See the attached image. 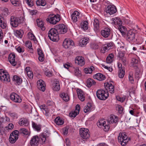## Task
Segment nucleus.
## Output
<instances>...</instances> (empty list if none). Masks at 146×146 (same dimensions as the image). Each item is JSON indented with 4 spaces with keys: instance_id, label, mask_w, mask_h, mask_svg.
I'll use <instances>...</instances> for the list:
<instances>
[{
    "instance_id": "nucleus-39",
    "label": "nucleus",
    "mask_w": 146,
    "mask_h": 146,
    "mask_svg": "<svg viewBox=\"0 0 146 146\" xmlns=\"http://www.w3.org/2000/svg\"><path fill=\"white\" fill-rule=\"evenodd\" d=\"M88 40L89 38H83L81 41V42H80V45L82 47L85 46L88 42Z\"/></svg>"
},
{
    "instance_id": "nucleus-57",
    "label": "nucleus",
    "mask_w": 146,
    "mask_h": 146,
    "mask_svg": "<svg viewBox=\"0 0 146 146\" xmlns=\"http://www.w3.org/2000/svg\"><path fill=\"white\" fill-rule=\"evenodd\" d=\"M19 133V131L17 130H15L13 131L10 134L12 135H14L15 136H16L18 138V133Z\"/></svg>"
},
{
    "instance_id": "nucleus-6",
    "label": "nucleus",
    "mask_w": 146,
    "mask_h": 146,
    "mask_svg": "<svg viewBox=\"0 0 146 146\" xmlns=\"http://www.w3.org/2000/svg\"><path fill=\"white\" fill-rule=\"evenodd\" d=\"M0 80L3 82H9L10 79L8 73L5 72L3 69H0Z\"/></svg>"
},
{
    "instance_id": "nucleus-29",
    "label": "nucleus",
    "mask_w": 146,
    "mask_h": 146,
    "mask_svg": "<svg viewBox=\"0 0 146 146\" xmlns=\"http://www.w3.org/2000/svg\"><path fill=\"white\" fill-rule=\"evenodd\" d=\"M0 26L3 29H5L7 26V24L5 23L4 18L1 15H0Z\"/></svg>"
},
{
    "instance_id": "nucleus-23",
    "label": "nucleus",
    "mask_w": 146,
    "mask_h": 146,
    "mask_svg": "<svg viewBox=\"0 0 146 146\" xmlns=\"http://www.w3.org/2000/svg\"><path fill=\"white\" fill-rule=\"evenodd\" d=\"M80 15V13L77 11H75L71 15L72 20L73 22H76L78 20V18Z\"/></svg>"
},
{
    "instance_id": "nucleus-46",
    "label": "nucleus",
    "mask_w": 146,
    "mask_h": 146,
    "mask_svg": "<svg viewBox=\"0 0 146 146\" xmlns=\"http://www.w3.org/2000/svg\"><path fill=\"white\" fill-rule=\"evenodd\" d=\"M139 61L137 59L135 58H133L132 59L131 65L134 66L135 64L136 65L139 63Z\"/></svg>"
},
{
    "instance_id": "nucleus-42",
    "label": "nucleus",
    "mask_w": 146,
    "mask_h": 146,
    "mask_svg": "<svg viewBox=\"0 0 146 146\" xmlns=\"http://www.w3.org/2000/svg\"><path fill=\"white\" fill-rule=\"evenodd\" d=\"M32 125L33 128L37 131H40L41 129V125H38L33 121L32 122Z\"/></svg>"
},
{
    "instance_id": "nucleus-14",
    "label": "nucleus",
    "mask_w": 146,
    "mask_h": 146,
    "mask_svg": "<svg viewBox=\"0 0 146 146\" xmlns=\"http://www.w3.org/2000/svg\"><path fill=\"white\" fill-rule=\"evenodd\" d=\"M84 58L82 56H77L75 59V62L79 66H82L85 64Z\"/></svg>"
},
{
    "instance_id": "nucleus-63",
    "label": "nucleus",
    "mask_w": 146,
    "mask_h": 146,
    "mask_svg": "<svg viewBox=\"0 0 146 146\" xmlns=\"http://www.w3.org/2000/svg\"><path fill=\"white\" fill-rule=\"evenodd\" d=\"M45 74L46 76L49 77L51 76L52 75V73L50 71H46Z\"/></svg>"
},
{
    "instance_id": "nucleus-56",
    "label": "nucleus",
    "mask_w": 146,
    "mask_h": 146,
    "mask_svg": "<svg viewBox=\"0 0 146 146\" xmlns=\"http://www.w3.org/2000/svg\"><path fill=\"white\" fill-rule=\"evenodd\" d=\"M26 46L29 49H32V43L30 41H26Z\"/></svg>"
},
{
    "instance_id": "nucleus-48",
    "label": "nucleus",
    "mask_w": 146,
    "mask_h": 146,
    "mask_svg": "<svg viewBox=\"0 0 146 146\" xmlns=\"http://www.w3.org/2000/svg\"><path fill=\"white\" fill-rule=\"evenodd\" d=\"M90 47L91 48L93 49H98L99 47L98 45L96 43H92L90 44Z\"/></svg>"
},
{
    "instance_id": "nucleus-37",
    "label": "nucleus",
    "mask_w": 146,
    "mask_h": 146,
    "mask_svg": "<svg viewBox=\"0 0 146 146\" xmlns=\"http://www.w3.org/2000/svg\"><path fill=\"white\" fill-rule=\"evenodd\" d=\"M60 96L65 101L67 102L69 100V96L66 93H62L60 94Z\"/></svg>"
},
{
    "instance_id": "nucleus-58",
    "label": "nucleus",
    "mask_w": 146,
    "mask_h": 146,
    "mask_svg": "<svg viewBox=\"0 0 146 146\" xmlns=\"http://www.w3.org/2000/svg\"><path fill=\"white\" fill-rule=\"evenodd\" d=\"M119 51L118 56L119 58V59H120V58L124 57V52H123L122 51H120V50Z\"/></svg>"
},
{
    "instance_id": "nucleus-43",
    "label": "nucleus",
    "mask_w": 146,
    "mask_h": 146,
    "mask_svg": "<svg viewBox=\"0 0 146 146\" xmlns=\"http://www.w3.org/2000/svg\"><path fill=\"white\" fill-rule=\"evenodd\" d=\"M74 74L77 76H80L81 75V72L78 67L74 68Z\"/></svg>"
},
{
    "instance_id": "nucleus-12",
    "label": "nucleus",
    "mask_w": 146,
    "mask_h": 146,
    "mask_svg": "<svg viewBox=\"0 0 146 146\" xmlns=\"http://www.w3.org/2000/svg\"><path fill=\"white\" fill-rule=\"evenodd\" d=\"M104 87L111 94L114 93L115 92L114 86L111 83H105L104 84Z\"/></svg>"
},
{
    "instance_id": "nucleus-60",
    "label": "nucleus",
    "mask_w": 146,
    "mask_h": 146,
    "mask_svg": "<svg viewBox=\"0 0 146 146\" xmlns=\"http://www.w3.org/2000/svg\"><path fill=\"white\" fill-rule=\"evenodd\" d=\"M27 3L30 7H32L33 5V0H27Z\"/></svg>"
},
{
    "instance_id": "nucleus-10",
    "label": "nucleus",
    "mask_w": 146,
    "mask_h": 146,
    "mask_svg": "<svg viewBox=\"0 0 146 146\" xmlns=\"http://www.w3.org/2000/svg\"><path fill=\"white\" fill-rule=\"evenodd\" d=\"M74 44V42L69 38L65 39L63 42V45L66 48H68Z\"/></svg>"
},
{
    "instance_id": "nucleus-11",
    "label": "nucleus",
    "mask_w": 146,
    "mask_h": 146,
    "mask_svg": "<svg viewBox=\"0 0 146 146\" xmlns=\"http://www.w3.org/2000/svg\"><path fill=\"white\" fill-rule=\"evenodd\" d=\"M106 11L110 15H112L116 12L117 9L114 6L108 5L106 9Z\"/></svg>"
},
{
    "instance_id": "nucleus-33",
    "label": "nucleus",
    "mask_w": 146,
    "mask_h": 146,
    "mask_svg": "<svg viewBox=\"0 0 146 146\" xmlns=\"http://www.w3.org/2000/svg\"><path fill=\"white\" fill-rule=\"evenodd\" d=\"M87 86L88 87H90L93 85L95 84L96 82L92 79L88 78L86 80Z\"/></svg>"
},
{
    "instance_id": "nucleus-2",
    "label": "nucleus",
    "mask_w": 146,
    "mask_h": 146,
    "mask_svg": "<svg viewBox=\"0 0 146 146\" xmlns=\"http://www.w3.org/2000/svg\"><path fill=\"white\" fill-rule=\"evenodd\" d=\"M118 142L121 145L125 146L130 140L125 133H120L118 137Z\"/></svg>"
},
{
    "instance_id": "nucleus-62",
    "label": "nucleus",
    "mask_w": 146,
    "mask_h": 146,
    "mask_svg": "<svg viewBox=\"0 0 146 146\" xmlns=\"http://www.w3.org/2000/svg\"><path fill=\"white\" fill-rule=\"evenodd\" d=\"M68 128L65 127L63 129V134L64 135H66L68 132Z\"/></svg>"
},
{
    "instance_id": "nucleus-50",
    "label": "nucleus",
    "mask_w": 146,
    "mask_h": 146,
    "mask_svg": "<svg viewBox=\"0 0 146 146\" xmlns=\"http://www.w3.org/2000/svg\"><path fill=\"white\" fill-rule=\"evenodd\" d=\"M17 50L19 52L21 53L23 52L24 51V49L23 47L19 46L17 47H15Z\"/></svg>"
},
{
    "instance_id": "nucleus-27",
    "label": "nucleus",
    "mask_w": 146,
    "mask_h": 146,
    "mask_svg": "<svg viewBox=\"0 0 146 146\" xmlns=\"http://www.w3.org/2000/svg\"><path fill=\"white\" fill-rule=\"evenodd\" d=\"M118 29L123 36L126 35L127 30L125 27L120 25L118 26Z\"/></svg>"
},
{
    "instance_id": "nucleus-55",
    "label": "nucleus",
    "mask_w": 146,
    "mask_h": 146,
    "mask_svg": "<svg viewBox=\"0 0 146 146\" xmlns=\"http://www.w3.org/2000/svg\"><path fill=\"white\" fill-rule=\"evenodd\" d=\"M27 76L30 79H32L33 78V73L32 71H29L27 73Z\"/></svg>"
},
{
    "instance_id": "nucleus-64",
    "label": "nucleus",
    "mask_w": 146,
    "mask_h": 146,
    "mask_svg": "<svg viewBox=\"0 0 146 146\" xmlns=\"http://www.w3.org/2000/svg\"><path fill=\"white\" fill-rule=\"evenodd\" d=\"M118 110L119 113H122L123 111V108L121 106H118Z\"/></svg>"
},
{
    "instance_id": "nucleus-19",
    "label": "nucleus",
    "mask_w": 146,
    "mask_h": 146,
    "mask_svg": "<svg viewBox=\"0 0 146 146\" xmlns=\"http://www.w3.org/2000/svg\"><path fill=\"white\" fill-rule=\"evenodd\" d=\"M127 37L129 41H134L135 40V34L131 30H130L127 33Z\"/></svg>"
},
{
    "instance_id": "nucleus-25",
    "label": "nucleus",
    "mask_w": 146,
    "mask_h": 146,
    "mask_svg": "<svg viewBox=\"0 0 146 146\" xmlns=\"http://www.w3.org/2000/svg\"><path fill=\"white\" fill-rule=\"evenodd\" d=\"M93 25L94 31L97 32H98L99 31L100 26L99 21L98 19H94Z\"/></svg>"
},
{
    "instance_id": "nucleus-31",
    "label": "nucleus",
    "mask_w": 146,
    "mask_h": 146,
    "mask_svg": "<svg viewBox=\"0 0 146 146\" xmlns=\"http://www.w3.org/2000/svg\"><path fill=\"white\" fill-rule=\"evenodd\" d=\"M13 81L15 82L18 85L21 84L22 82V79L20 77L15 75L13 76Z\"/></svg>"
},
{
    "instance_id": "nucleus-5",
    "label": "nucleus",
    "mask_w": 146,
    "mask_h": 146,
    "mask_svg": "<svg viewBox=\"0 0 146 146\" xmlns=\"http://www.w3.org/2000/svg\"><path fill=\"white\" fill-rule=\"evenodd\" d=\"M79 134L81 137L83 139H87L90 137V133L88 129L82 128L79 130Z\"/></svg>"
},
{
    "instance_id": "nucleus-38",
    "label": "nucleus",
    "mask_w": 146,
    "mask_h": 146,
    "mask_svg": "<svg viewBox=\"0 0 146 146\" xmlns=\"http://www.w3.org/2000/svg\"><path fill=\"white\" fill-rule=\"evenodd\" d=\"M88 23L87 21H84L81 23L80 26L81 28L84 30H87L88 28Z\"/></svg>"
},
{
    "instance_id": "nucleus-47",
    "label": "nucleus",
    "mask_w": 146,
    "mask_h": 146,
    "mask_svg": "<svg viewBox=\"0 0 146 146\" xmlns=\"http://www.w3.org/2000/svg\"><path fill=\"white\" fill-rule=\"evenodd\" d=\"M79 113V112L76 111H72L69 113V116L70 117H75Z\"/></svg>"
},
{
    "instance_id": "nucleus-34",
    "label": "nucleus",
    "mask_w": 146,
    "mask_h": 146,
    "mask_svg": "<svg viewBox=\"0 0 146 146\" xmlns=\"http://www.w3.org/2000/svg\"><path fill=\"white\" fill-rule=\"evenodd\" d=\"M29 123V122L26 119L21 118L20 119L19 124L21 125H24L25 126H27Z\"/></svg>"
},
{
    "instance_id": "nucleus-30",
    "label": "nucleus",
    "mask_w": 146,
    "mask_h": 146,
    "mask_svg": "<svg viewBox=\"0 0 146 146\" xmlns=\"http://www.w3.org/2000/svg\"><path fill=\"white\" fill-rule=\"evenodd\" d=\"M111 20L113 21L112 23H113L115 25H118L119 26L122 24V22L119 18H112Z\"/></svg>"
},
{
    "instance_id": "nucleus-8",
    "label": "nucleus",
    "mask_w": 146,
    "mask_h": 146,
    "mask_svg": "<svg viewBox=\"0 0 146 146\" xmlns=\"http://www.w3.org/2000/svg\"><path fill=\"white\" fill-rule=\"evenodd\" d=\"M10 24L13 27H17L19 24L21 23L20 18L11 16L10 20Z\"/></svg>"
},
{
    "instance_id": "nucleus-59",
    "label": "nucleus",
    "mask_w": 146,
    "mask_h": 146,
    "mask_svg": "<svg viewBox=\"0 0 146 146\" xmlns=\"http://www.w3.org/2000/svg\"><path fill=\"white\" fill-rule=\"evenodd\" d=\"M129 79L131 83H133L134 81L133 78V74L132 73L130 72L129 76Z\"/></svg>"
},
{
    "instance_id": "nucleus-26",
    "label": "nucleus",
    "mask_w": 146,
    "mask_h": 146,
    "mask_svg": "<svg viewBox=\"0 0 146 146\" xmlns=\"http://www.w3.org/2000/svg\"><path fill=\"white\" fill-rule=\"evenodd\" d=\"M118 120V117L114 115H111L108 120V122L109 123H116Z\"/></svg>"
},
{
    "instance_id": "nucleus-4",
    "label": "nucleus",
    "mask_w": 146,
    "mask_h": 146,
    "mask_svg": "<svg viewBox=\"0 0 146 146\" xmlns=\"http://www.w3.org/2000/svg\"><path fill=\"white\" fill-rule=\"evenodd\" d=\"M60 20V16L58 14L56 15L53 14L50 15L46 19L47 21L53 25L56 24Z\"/></svg>"
},
{
    "instance_id": "nucleus-1",
    "label": "nucleus",
    "mask_w": 146,
    "mask_h": 146,
    "mask_svg": "<svg viewBox=\"0 0 146 146\" xmlns=\"http://www.w3.org/2000/svg\"><path fill=\"white\" fill-rule=\"evenodd\" d=\"M58 33L56 28H52L49 31L48 36L50 40L56 42L59 40Z\"/></svg>"
},
{
    "instance_id": "nucleus-9",
    "label": "nucleus",
    "mask_w": 146,
    "mask_h": 146,
    "mask_svg": "<svg viewBox=\"0 0 146 146\" xmlns=\"http://www.w3.org/2000/svg\"><path fill=\"white\" fill-rule=\"evenodd\" d=\"M10 99L14 102L20 103L21 102L22 100L20 97L16 93L13 92L10 95Z\"/></svg>"
},
{
    "instance_id": "nucleus-49",
    "label": "nucleus",
    "mask_w": 146,
    "mask_h": 146,
    "mask_svg": "<svg viewBox=\"0 0 146 146\" xmlns=\"http://www.w3.org/2000/svg\"><path fill=\"white\" fill-rule=\"evenodd\" d=\"M118 47L117 48V50H120V48H123L124 46V43L122 42H119L118 43Z\"/></svg>"
},
{
    "instance_id": "nucleus-16",
    "label": "nucleus",
    "mask_w": 146,
    "mask_h": 146,
    "mask_svg": "<svg viewBox=\"0 0 146 146\" xmlns=\"http://www.w3.org/2000/svg\"><path fill=\"white\" fill-rule=\"evenodd\" d=\"M39 143V138L37 136H34L30 141L31 146H37Z\"/></svg>"
},
{
    "instance_id": "nucleus-15",
    "label": "nucleus",
    "mask_w": 146,
    "mask_h": 146,
    "mask_svg": "<svg viewBox=\"0 0 146 146\" xmlns=\"http://www.w3.org/2000/svg\"><path fill=\"white\" fill-rule=\"evenodd\" d=\"M111 33V30L110 28H105L104 30H101V34L105 38L108 37Z\"/></svg>"
},
{
    "instance_id": "nucleus-53",
    "label": "nucleus",
    "mask_w": 146,
    "mask_h": 146,
    "mask_svg": "<svg viewBox=\"0 0 146 146\" xmlns=\"http://www.w3.org/2000/svg\"><path fill=\"white\" fill-rule=\"evenodd\" d=\"M11 1L12 4L15 6L19 5V3L17 0H11Z\"/></svg>"
},
{
    "instance_id": "nucleus-13",
    "label": "nucleus",
    "mask_w": 146,
    "mask_h": 146,
    "mask_svg": "<svg viewBox=\"0 0 146 146\" xmlns=\"http://www.w3.org/2000/svg\"><path fill=\"white\" fill-rule=\"evenodd\" d=\"M113 43L112 42L104 44L103 47V48L101 49V52L102 53H105L106 52L110 49L113 46Z\"/></svg>"
},
{
    "instance_id": "nucleus-40",
    "label": "nucleus",
    "mask_w": 146,
    "mask_h": 146,
    "mask_svg": "<svg viewBox=\"0 0 146 146\" xmlns=\"http://www.w3.org/2000/svg\"><path fill=\"white\" fill-rule=\"evenodd\" d=\"M94 70V67L93 66H91L90 68H86L84 69V71L86 74H91L93 70Z\"/></svg>"
},
{
    "instance_id": "nucleus-18",
    "label": "nucleus",
    "mask_w": 146,
    "mask_h": 146,
    "mask_svg": "<svg viewBox=\"0 0 146 146\" xmlns=\"http://www.w3.org/2000/svg\"><path fill=\"white\" fill-rule=\"evenodd\" d=\"M40 108L42 110L43 113L46 117H49L50 115L49 109L48 107L44 105L40 106Z\"/></svg>"
},
{
    "instance_id": "nucleus-45",
    "label": "nucleus",
    "mask_w": 146,
    "mask_h": 146,
    "mask_svg": "<svg viewBox=\"0 0 146 146\" xmlns=\"http://www.w3.org/2000/svg\"><path fill=\"white\" fill-rule=\"evenodd\" d=\"M36 4L38 6H44L46 4V2L44 0H37L36 1Z\"/></svg>"
},
{
    "instance_id": "nucleus-44",
    "label": "nucleus",
    "mask_w": 146,
    "mask_h": 146,
    "mask_svg": "<svg viewBox=\"0 0 146 146\" xmlns=\"http://www.w3.org/2000/svg\"><path fill=\"white\" fill-rule=\"evenodd\" d=\"M91 107V106L90 103L87 104V105L84 107V112L86 113L89 111Z\"/></svg>"
},
{
    "instance_id": "nucleus-35",
    "label": "nucleus",
    "mask_w": 146,
    "mask_h": 146,
    "mask_svg": "<svg viewBox=\"0 0 146 146\" xmlns=\"http://www.w3.org/2000/svg\"><path fill=\"white\" fill-rule=\"evenodd\" d=\"M37 25L40 27L42 31H44L45 29V27L44 26V24L42 21H40L39 19L37 20Z\"/></svg>"
},
{
    "instance_id": "nucleus-21",
    "label": "nucleus",
    "mask_w": 146,
    "mask_h": 146,
    "mask_svg": "<svg viewBox=\"0 0 146 146\" xmlns=\"http://www.w3.org/2000/svg\"><path fill=\"white\" fill-rule=\"evenodd\" d=\"M60 88L59 80L57 79H55L54 80L53 84V89L54 91H58Z\"/></svg>"
},
{
    "instance_id": "nucleus-17",
    "label": "nucleus",
    "mask_w": 146,
    "mask_h": 146,
    "mask_svg": "<svg viewBox=\"0 0 146 146\" xmlns=\"http://www.w3.org/2000/svg\"><path fill=\"white\" fill-rule=\"evenodd\" d=\"M37 87L39 90L42 91L45 90V84L44 82L42 80H39L37 82Z\"/></svg>"
},
{
    "instance_id": "nucleus-51",
    "label": "nucleus",
    "mask_w": 146,
    "mask_h": 146,
    "mask_svg": "<svg viewBox=\"0 0 146 146\" xmlns=\"http://www.w3.org/2000/svg\"><path fill=\"white\" fill-rule=\"evenodd\" d=\"M106 122L103 120H101L99 122H98L97 123V125L98 127L101 126H104L106 124Z\"/></svg>"
},
{
    "instance_id": "nucleus-28",
    "label": "nucleus",
    "mask_w": 146,
    "mask_h": 146,
    "mask_svg": "<svg viewBox=\"0 0 146 146\" xmlns=\"http://www.w3.org/2000/svg\"><path fill=\"white\" fill-rule=\"evenodd\" d=\"M94 78L100 81L104 80L106 78L105 75L100 73L96 74L95 76H94Z\"/></svg>"
},
{
    "instance_id": "nucleus-52",
    "label": "nucleus",
    "mask_w": 146,
    "mask_h": 146,
    "mask_svg": "<svg viewBox=\"0 0 146 146\" xmlns=\"http://www.w3.org/2000/svg\"><path fill=\"white\" fill-rule=\"evenodd\" d=\"M20 133H22L25 135H27L28 133V132L27 130L25 128H21L19 130Z\"/></svg>"
},
{
    "instance_id": "nucleus-24",
    "label": "nucleus",
    "mask_w": 146,
    "mask_h": 146,
    "mask_svg": "<svg viewBox=\"0 0 146 146\" xmlns=\"http://www.w3.org/2000/svg\"><path fill=\"white\" fill-rule=\"evenodd\" d=\"M14 33L15 36L19 38H21L23 35L24 32L22 30H15L14 31Z\"/></svg>"
},
{
    "instance_id": "nucleus-22",
    "label": "nucleus",
    "mask_w": 146,
    "mask_h": 146,
    "mask_svg": "<svg viewBox=\"0 0 146 146\" xmlns=\"http://www.w3.org/2000/svg\"><path fill=\"white\" fill-rule=\"evenodd\" d=\"M15 55L13 53H11L9 56V60L13 65L15 66L16 64L15 62Z\"/></svg>"
},
{
    "instance_id": "nucleus-36",
    "label": "nucleus",
    "mask_w": 146,
    "mask_h": 146,
    "mask_svg": "<svg viewBox=\"0 0 146 146\" xmlns=\"http://www.w3.org/2000/svg\"><path fill=\"white\" fill-rule=\"evenodd\" d=\"M54 121L58 125H62L64 123V121L59 117H57L55 119Z\"/></svg>"
},
{
    "instance_id": "nucleus-61",
    "label": "nucleus",
    "mask_w": 146,
    "mask_h": 146,
    "mask_svg": "<svg viewBox=\"0 0 146 146\" xmlns=\"http://www.w3.org/2000/svg\"><path fill=\"white\" fill-rule=\"evenodd\" d=\"M43 137L45 136L46 138L48 137L50 135V133L48 131H45L42 134Z\"/></svg>"
},
{
    "instance_id": "nucleus-3",
    "label": "nucleus",
    "mask_w": 146,
    "mask_h": 146,
    "mask_svg": "<svg viewBox=\"0 0 146 146\" xmlns=\"http://www.w3.org/2000/svg\"><path fill=\"white\" fill-rule=\"evenodd\" d=\"M96 94L97 98L101 100H106L108 98L109 96L108 91H106L102 89L98 90Z\"/></svg>"
},
{
    "instance_id": "nucleus-32",
    "label": "nucleus",
    "mask_w": 146,
    "mask_h": 146,
    "mask_svg": "<svg viewBox=\"0 0 146 146\" xmlns=\"http://www.w3.org/2000/svg\"><path fill=\"white\" fill-rule=\"evenodd\" d=\"M125 69L124 67H121L119 69V71L118 72V76L120 78H123L125 74Z\"/></svg>"
},
{
    "instance_id": "nucleus-20",
    "label": "nucleus",
    "mask_w": 146,
    "mask_h": 146,
    "mask_svg": "<svg viewBox=\"0 0 146 146\" xmlns=\"http://www.w3.org/2000/svg\"><path fill=\"white\" fill-rule=\"evenodd\" d=\"M78 96L79 99L82 101H83L85 99V96L82 90L80 89L77 90Z\"/></svg>"
},
{
    "instance_id": "nucleus-7",
    "label": "nucleus",
    "mask_w": 146,
    "mask_h": 146,
    "mask_svg": "<svg viewBox=\"0 0 146 146\" xmlns=\"http://www.w3.org/2000/svg\"><path fill=\"white\" fill-rule=\"evenodd\" d=\"M59 34H64L67 31V28L63 24L57 25L55 26Z\"/></svg>"
},
{
    "instance_id": "nucleus-41",
    "label": "nucleus",
    "mask_w": 146,
    "mask_h": 146,
    "mask_svg": "<svg viewBox=\"0 0 146 146\" xmlns=\"http://www.w3.org/2000/svg\"><path fill=\"white\" fill-rule=\"evenodd\" d=\"M18 139V138L16 136H15L14 135L10 134L9 138V141L11 143H14Z\"/></svg>"
},
{
    "instance_id": "nucleus-54",
    "label": "nucleus",
    "mask_w": 146,
    "mask_h": 146,
    "mask_svg": "<svg viewBox=\"0 0 146 146\" xmlns=\"http://www.w3.org/2000/svg\"><path fill=\"white\" fill-rule=\"evenodd\" d=\"M108 122L107 123L108 124H107L106 123L105 125L103 126L104 127L103 128V129L105 131H108L109 130L110 127L109 126V124H108Z\"/></svg>"
}]
</instances>
